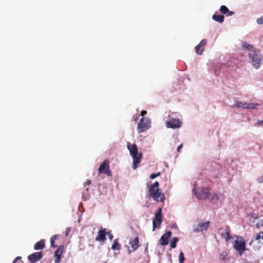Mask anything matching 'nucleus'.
<instances>
[{"label":"nucleus","mask_w":263,"mask_h":263,"mask_svg":"<svg viewBox=\"0 0 263 263\" xmlns=\"http://www.w3.org/2000/svg\"><path fill=\"white\" fill-rule=\"evenodd\" d=\"M207 44V41L203 39L201 41L200 43L195 47L196 52L198 55H201L204 50V46Z\"/></svg>","instance_id":"nucleus-14"},{"label":"nucleus","mask_w":263,"mask_h":263,"mask_svg":"<svg viewBox=\"0 0 263 263\" xmlns=\"http://www.w3.org/2000/svg\"><path fill=\"white\" fill-rule=\"evenodd\" d=\"M212 18L216 22L221 23L224 21V16L222 15H216L214 14L212 16Z\"/></svg>","instance_id":"nucleus-22"},{"label":"nucleus","mask_w":263,"mask_h":263,"mask_svg":"<svg viewBox=\"0 0 263 263\" xmlns=\"http://www.w3.org/2000/svg\"><path fill=\"white\" fill-rule=\"evenodd\" d=\"M234 14V12L229 11V12H228L227 13V16H231V15H233Z\"/></svg>","instance_id":"nucleus-41"},{"label":"nucleus","mask_w":263,"mask_h":263,"mask_svg":"<svg viewBox=\"0 0 263 263\" xmlns=\"http://www.w3.org/2000/svg\"><path fill=\"white\" fill-rule=\"evenodd\" d=\"M166 124L168 128H176L180 127L182 123L178 119L171 118L166 122Z\"/></svg>","instance_id":"nucleus-9"},{"label":"nucleus","mask_w":263,"mask_h":263,"mask_svg":"<svg viewBox=\"0 0 263 263\" xmlns=\"http://www.w3.org/2000/svg\"><path fill=\"white\" fill-rule=\"evenodd\" d=\"M107 235H108L110 240H112L113 239V235L110 233L107 232Z\"/></svg>","instance_id":"nucleus-36"},{"label":"nucleus","mask_w":263,"mask_h":263,"mask_svg":"<svg viewBox=\"0 0 263 263\" xmlns=\"http://www.w3.org/2000/svg\"><path fill=\"white\" fill-rule=\"evenodd\" d=\"M258 104H253V103H248L246 102H243L242 108L244 109H254L256 108V106H257Z\"/></svg>","instance_id":"nucleus-21"},{"label":"nucleus","mask_w":263,"mask_h":263,"mask_svg":"<svg viewBox=\"0 0 263 263\" xmlns=\"http://www.w3.org/2000/svg\"><path fill=\"white\" fill-rule=\"evenodd\" d=\"M196 197L200 199H206L211 197L209 189L206 187L199 189L195 193Z\"/></svg>","instance_id":"nucleus-7"},{"label":"nucleus","mask_w":263,"mask_h":263,"mask_svg":"<svg viewBox=\"0 0 263 263\" xmlns=\"http://www.w3.org/2000/svg\"><path fill=\"white\" fill-rule=\"evenodd\" d=\"M249 245L254 250H259L263 245V231L259 232L250 242Z\"/></svg>","instance_id":"nucleus-3"},{"label":"nucleus","mask_w":263,"mask_h":263,"mask_svg":"<svg viewBox=\"0 0 263 263\" xmlns=\"http://www.w3.org/2000/svg\"><path fill=\"white\" fill-rule=\"evenodd\" d=\"M91 181L90 180L88 179L84 183V185H89L91 184Z\"/></svg>","instance_id":"nucleus-37"},{"label":"nucleus","mask_w":263,"mask_h":263,"mask_svg":"<svg viewBox=\"0 0 263 263\" xmlns=\"http://www.w3.org/2000/svg\"><path fill=\"white\" fill-rule=\"evenodd\" d=\"M160 175V172H158L157 173H153V174H152L151 175H150V178L151 179H155V178H156L157 177L159 176Z\"/></svg>","instance_id":"nucleus-29"},{"label":"nucleus","mask_w":263,"mask_h":263,"mask_svg":"<svg viewBox=\"0 0 263 263\" xmlns=\"http://www.w3.org/2000/svg\"><path fill=\"white\" fill-rule=\"evenodd\" d=\"M242 46L244 48L247 49L250 51L253 50V46L252 45L249 44L246 42H243L242 43Z\"/></svg>","instance_id":"nucleus-25"},{"label":"nucleus","mask_w":263,"mask_h":263,"mask_svg":"<svg viewBox=\"0 0 263 263\" xmlns=\"http://www.w3.org/2000/svg\"><path fill=\"white\" fill-rule=\"evenodd\" d=\"M220 11L221 13L227 15L229 10L226 6L222 5L220 7Z\"/></svg>","instance_id":"nucleus-26"},{"label":"nucleus","mask_w":263,"mask_h":263,"mask_svg":"<svg viewBox=\"0 0 263 263\" xmlns=\"http://www.w3.org/2000/svg\"><path fill=\"white\" fill-rule=\"evenodd\" d=\"M218 233L226 241H228L231 239V237L230 236V228L229 226H227L224 229H219Z\"/></svg>","instance_id":"nucleus-11"},{"label":"nucleus","mask_w":263,"mask_h":263,"mask_svg":"<svg viewBox=\"0 0 263 263\" xmlns=\"http://www.w3.org/2000/svg\"><path fill=\"white\" fill-rule=\"evenodd\" d=\"M127 147L129 151L130 155L132 156L135 157L136 155L139 154L138 153L137 146L135 144H131L130 143L128 142L127 144Z\"/></svg>","instance_id":"nucleus-16"},{"label":"nucleus","mask_w":263,"mask_h":263,"mask_svg":"<svg viewBox=\"0 0 263 263\" xmlns=\"http://www.w3.org/2000/svg\"><path fill=\"white\" fill-rule=\"evenodd\" d=\"M176 244L177 243L176 242H175L174 241H173L172 240V241L171 243V245H170L171 248H173V249L175 248L176 247Z\"/></svg>","instance_id":"nucleus-35"},{"label":"nucleus","mask_w":263,"mask_h":263,"mask_svg":"<svg viewBox=\"0 0 263 263\" xmlns=\"http://www.w3.org/2000/svg\"><path fill=\"white\" fill-rule=\"evenodd\" d=\"M162 208H159L155 214V218L153 220V227L154 230L157 226L159 227L162 221Z\"/></svg>","instance_id":"nucleus-8"},{"label":"nucleus","mask_w":263,"mask_h":263,"mask_svg":"<svg viewBox=\"0 0 263 263\" xmlns=\"http://www.w3.org/2000/svg\"><path fill=\"white\" fill-rule=\"evenodd\" d=\"M210 226V221H206L204 223H200L194 227V231L196 232H202L208 229Z\"/></svg>","instance_id":"nucleus-15"},{"label":"nucleus","mask_w":263,"mask_h":263,"mask_svg":"<svg viewBox=\"0 0 263 263\" xmlns=\"http://www.w3.org/2000/svg\"><path fill=\"white\" fill-rule=\"evenodd\" d=\"M45 240L41 239L39 241L37 242L34 246V250H38L43 249L45 247Z\"/></svg>","instance_id":"nucleus-20"},{"label":"nucleus","mask_w":263,"mask_h":263,"mask_svg":"<svg viewBox=\"0 0 263 263\" xmlns=\"http://www.w3.org/2000/svg\"><path fill=\"white\" fill-rule=\"evenodd\" d=\"M173 241L177 243L179 241V238L177 237H174L173 239Z\"/></svg>","instance_id":"nucleus-40"},{"label":"nucleus","mask_w":263,"mask_h":263,"mask_svg":"<svg viewBox=\"0 0 263 263\" xmlns=\"http://www.w3.org/2000/svg\"><path fill=\"white\" fill-rule=\"evenodd\" d=\"M243 102L241 101H235L234 104L233 105V107H242Z\"/></svg>","instance_id":"nucleus-28"},{"label":"nucleus","mask_w":263,"mask_h":263,"mask_svg":"<svg viewBox=\"0 0 263 263\" xmlns=\"http://www.w3.org/2000/svg\"><path fill=\"white\" fill-rule=\"evenodd\" d=\"M255 125L257 126H261L263 125V120L258 121L256 123Z\"/></svg>","instance_id":"nucleus-33"},{"label":"nucleus","mask_w":263,"mask_h":263,"mask_svg":"<svg viewBox=\"0 0 263 263\" xmlns=\"http://www.w3.org/2000/svg\"><path fill=\"white\" fill-rule=\"evenodd\" d=\"M58 238L59 236L58 235H54L51 237L50 239V244L52 247L56 248L57 247V246L55 245V240L57 239Z\"/></svg>","instance_id":"nucleus-24"},{"label":"nucleus","mask_w":263,"mask_h":263,"mask_svg":"<svg viewBox=\"0 0 263 263\" xmlns=\"http://www.w3.org/2000/svg\"><path fill=\"white\" fill-rule=\"evenodd\" d=\"M151 126V121L147 118L142 117L140 122L138 124V131L139 133H141L147 129Z\"/></svg>","instance_id":"nucleus-6"},{"label":"nucleus","mask_w":263,"mask_h":263,"mask_svg":"<svg viewBox=\"0 0 263 263\" xmlns=\"http://www.w3.org/2000/svg\"><path fill=\"white\" fill-rule=\"evenodd\" d=\"M210 199H211L212 200H217L218 199V196L216 194H213L212 196H211Z\"/></svg>","instance_id":"nucleus-31"},{"label":"nucleus","mask_w":263,"mask_h":263,"mask_svg":"<svg viewBox=\"0 0 263 263\" xmlns=\"http://www.w3.org/2000/svg\"><path fill=\"white\" fill-rule=\"evenodd\" d=\"M43 257L42 252L33 253L28 256V259L31 263H36Z\"/></svg>","instance_id":"nucleus-10"},{"label":"nucleus","mask_w":263,"mask_h":263,"mask_svg":"<svg viewBox=\"0 0 263 263\" xmlns=\"http://www.w3.org/2000/svg\"><path fill=\"white\" fill-rule=\"evenodd\" d=\"M70 230L69 228H67L66 230V235H68V233H69V232Z\"/></svg>","instance_id":"nucleus-44"},{"label":"nucleus","mask_w":263,"mask_h":263,"mask_svg":"<svg viewBox=\"0 0 263 263\" xmlns=\"http://www.w3.org/2000/svg\"><path fill=\"white\" fill-rule=\"evenodd\" d=\"M233 247L238 251L240 256L242 255L246 250V243L244 239L241 236H237L236 239L233 242Z\"/></svg>","instance_id":"nucleus-4"},{"label":"nucleus","mask_w":263,"mask_h":263,"mask_svg":"<svg viewBox=\"0 0 263 263\" xmlns=\"http://www.w3.org/2000/svg\"><path fill=\"white\" fill-rule=\"evenodd\" d=\"M139 119V117L138 116H134L133 118V120L134 122H136Z\"/></svg>","instance_id":"nucleus-38"},{"label":"nucleus","mask_w":263,"mask_h":263,"mask_svg":"<svg viewBox=\"0 0 263 263\" xmlns=\"http://www.w3.org/2000/svg\"><path fill=\"white\" fill-rule=\"evenodd\" d=\"M107 235V231L105 229L101 228L98 233V236L96 237L95 240L98 241L104 242L106 240V236Z\"/></svg>","instance_id":"nucleus-12"},{"label":"nucleus","mask_w":263,"mask_h":263,"mask_svg":"<svg viewBox=\"0 0 263 263\" xmlns=\"http://www.w3.org/2000/svg\"><path fill=\"white\" fill-rule=\"evenodd\" d=\"M147 114V112L146 110H142L141 112V116H144V115H145L146 114Z\"/></svg>","instance_id":"nucleus-43"},{"label":"nucleus","mask_w":263,"mask_h":263,"mask_svg":"<svg viewBox=\"0 0 263 263\" xmlns=\"http://www.w3.org/2000/svg\"><path fill=\"white\" fill-rule=\"evenodd\" d=\"M21 257H20V256H18V257H16L15 258V259L13 260V262L12 263H16V261L18 260H21Z\"/></svg>","instance_id":"nucleus-39"},{"label":"nucleus","mask_w":263,"mask_h":263,"mask_svg":"<svg viewBox=\"0 0 263 263\" xmlns=\"http://www.w3.org/2000/svg\"><path fill=\"white\" fill-rule=\"evenodd\" d=\"M159 183L155 181L147 191V196L149 199H153L154 201L159 202H163L165 200V196L161 193L159 188Z\"/></svg>","instance_id":"nucleus-1"},{"label":"nucleus","mask_w":263,"mask_h":263,"mask_svg":"<svg viewBox=\"0 0 263 263\" xmlns=\"http://www.w3.org/2000/svg\"><path fill=\"white\" fill-rule=\"evenodd\" d=\"M182 146H183V144H181L180 145H179L178 146V148H177V151H178V152H180V149L182 148Z\"/></svg>","instance_id":"nucleus-42"},{"label":"nucleus","mask_w":263,"mask_h":263,"mask_svg":"<svg viewBox=\"0 0 263 263\" xmlns=\"http://www.w3.org/2000/svg\"><path fill=\"white\" fill-rule=\"evenodd\" d=\"M254 218H257V216H254Z\"/></svg>","instance_id":"nucleus-45"},{"label":"nucleus","mask_w":263,"mask_h":263,"mask_svg":"<svg viewBox=\"0 0 263 263\" xmlns=\"http://www.w3.org/2000/svg\"><path fill=\"white\" fill-rule=\"evenodd\" d=\"M63 246H60L54 252V263H60L61 257L63 253Z\"/></svg>","instance_id":"nucleus-17"},{"label":"nucleus","mask_w":263,"mask_h":263,"mask_svg":"<svg viewBox=\"0 0 263 263\" xmlns=\"http://www.w3.org/2000/svg\"><path fill=\"white\" fill-rule=\"evenodd\" d=\"M257 23L258 24H263V15L260 17V18H258L257 20Z\"/></svg>","instance_id":"nucleus-34"},{"label":"nucleus","mask_w":263,"mask_h":263,"mask_svg":"<svg viewBox=\"0 0 263 263\" xmlns=\"http://www.w3.org/2000/svg\"><path fill=\"white\" fill-rule=\"evenodd\" d=\"M139 243V241L138 237H136L134 239L129 241V243L130 245L131 248H132V251L128 250L129 253H130L132 251H135L140 247Z\"/></svg>","instance_id":"nucleus-18"},{"label":"nucleus","mask_w":263,"mask_h":263,"mask_svg":"<svg viewBox=\"0 0 263 263\" xmlns=\"http://www.w3.org/2000/svg\"><path fill=\"white\" fill-rule=\"evenodd\" d=\"M255 226L257 228H259L260 227H263V220L259 221L258 222L256 223Z\"/></svg>","instance_id":"nucleus-30"},{"label":"nucleus","mask_w":263,"mask_h":263,"mask_svg":"<svg viewBox=\"0 0 263 263\" xmlns=\"http://www.w3.org/2000/svg\"><path fill=\"white\" fill-rule=\"evenodd\" d=\"M185 260V258L184 256V254L182 252H180L179 255V260L180 263H184V261Z\"/></svg>","instance_id":"nucleus-27"},{"label":"nucleus","mask_w":263,"mask_h":263,"mask_svg":"<svg viewBox=\"0 0 263 263\" xmlns=\"http://www.w3.org/2000/svg\"><path fill=\"white\" fill-rule=\"evenodd\" d=\"M172 235L171 231H167L161 237L159 242L162 246H166L168 243V240Z\"/></svg>","instance_id":"nucleus-13"},{"label":"nucleus","mask_w":263,"mask_h":263,"mask_svg":"<svg viewBox=\"0 0 263 263\" xmlns=\"http://www.w3.org/2000/svg\"><path fill=\"white\" fill-rule=\"evenodd\" d=\"M132 157L133 159V168L135 170L138 167L141 161V159L142 157V153H139L137 155H136L135 157L132 156Z\"/></svg>","instance_id":"nucleus-19"},{"label":"nucleus","mask_w":263,"mask_h":263,"mask_svg":"<svg viewBox=\"0 0 263 263\" xmlns=\"http://www.w3.org/2000/svg\"><path fill=\"white\" fill-rule=\"evenodd\" d=\"M249 56L252 59V63L253 66L255 68H258L261 64V61L263 60L261 55L260 54V52L252 50L250 52Z\"/></svg>","instance_id":"nucleus-2"},{"label":"nucleus","mask_w":263,"mask_h":263,"mask_svg":"<svg viewBox=\"0 0 263 263\" xmlns=\"http://www.w3.org/2000/svg\"><path fill=\"white\" fill-rule=\"evenodd\" d=\"M120 248H121V245L118 242V240L117 239L114 240V242L111 246V249L114 250H119L120 249Z\"/></svg>","instance_id":"nucleus-23"},{"label":"nucleus","mask_w":263,"mask_h":263,"mask_svg":"<svg viewBox=\"0 0 263 263\" xmlns=\"http://www.w3.org/2000/svg\"><path fill=\"white\" fill-rule=\"evenodd\" d=\"M105 174L108 177L112 176L111 171L109 166V161L108 159L104 160L98 168V174Z\"/></svg>","instance_id":"nucleus-5"},{"label":"nucleus","mask_w":263,"mask_h":263,"mask_svg":"<svg viewBox=\"0 0 263 263\" xmlns=\"http://www.w3.org/2000/svg\"><path fill=\"white\" fill-rule=\"evenodd\" d=\"M227 255L228 254L226 252H223L220 255V258L222 260H224L226 258Z\"/></svg>","instance_id":"nucleus-32"},{"label":"nucleus","mask_w":263,"mask_h":263,"mask_svg":"<svg viewBox=\"0 0 263 263\" xmlns=\"http://www.w3.org/2000/svg\"><path fill=\"white\" fill-rule=\"evenodd\" d=\"M254 218H257V216H254Z\"/></svg>","instance_id":"nucleus-46"}]
</instances>
